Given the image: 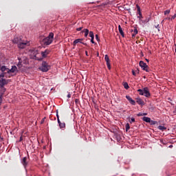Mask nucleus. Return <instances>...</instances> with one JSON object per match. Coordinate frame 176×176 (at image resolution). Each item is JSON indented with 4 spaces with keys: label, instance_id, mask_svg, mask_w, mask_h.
I'll use <instances>...</instances> for the list:
<instances>
[{
    "label": "nucleus",
    "instance_id": "32",
    "mask_svg": "<svg viewBox=\"0 0 176 176\" xmlns=\"http://www.w3.org/2000/svg\"><path fill=\"white\" fill-rule=\"evenodd\" d=\"M135 122V119L134 118H131L130 123H134Z\"/></svg>",
    "mask_w": 176,
    "mask_h": 176
},
{
    "label": "nucleus",
    "instance_id": "45",
    "mask_svg": "<svg viewBox=\"0 0 176 176\" xmlns=\"http://www.w3.org/2000/svg\"><path fill=\"white\" fill-rule=\"evenodd\" d=\"M0 139L1 140V141H3V138L0 136Z\"/></svg>",
    "mask_w": 176,
    "mask_h": 176
},
{
    "label": "nucleus",
    "instance_id": "11",
    "mask_svg": "<svg viewBox=\"0 0 176 176\" xmlns=\"http://www.w3.org/2000/svg\"><path fill=\"white\" fill-rule=\"evenodd\" d=\"M17 71V67L16 66H12L10 69H8V74H14Z\"/></svg>",
    "mask_w": 176,
    "mask_h": 176
},
{
    "label": "nucleus",
    "instance_id": "18",
    "mask_svg": "<svg viewBox=\"0 0 176 176\" xmlns=\"http://www.w3.org/2000/svg\"><path fill=\"white\" fill-rule=\"evenodd\" d=\"M138 34V30H137V28H134L133 33L132 34V38H135V35Z\"/></svg>",
    "mask_w": 176,
    "mask_h": 176
},
{
    "label": "nucleus",
    "instance_id": "1",
    "mask_svg": "<svg viewBox=\"0 0 176 176\" xmlns=\"http://www.w3.org/2000/svg\"><path fill=\"white\" fill-rule=\"evenodd\" d=\"M41 58L36 57V54L34 55L36 60H38V61H42L43 58H47V57H48V56L50 54V50L46 49L44 51H42L41 52Z\"/></svg>",
    "mask_w": 176,
    "mask_h": 176
},
{
    "label": "nucleus",
    "instance_id": "30",
    "mask_svg": "<svg viewBox=\"0 0 176 176\" xmlns=\"http://www.w3.org/2000/svg\"><path fill=\"white\" fill-rule=\"evenodd\" d=\"M3 78H5V73H2L1 74H0V79H3Z\"/></svg>",
    "mask_w": 176,
    "mask_h": 176
},
{
    "label": "nucleus",
    "instance_id": "46",
    "mask_svg": "<svg viewBox=\"0 0 176 176\" xmlns=\"http://www.w3.org/2000/svg\"><path fill=\"white\" fill-rule=\"evenodd\" d=\"M78 101H79V100H78V99L75 100V102H78Z\"/></svg>",
    "mask_w": 176,
    "mask_h": 176
},
{
    "label": "nucleus",
    "instance_id": "23",
    "mask_svg": "<svg viewBox=\"0 0 176 176\" xmlns=\"http://www.w3.org/2000/svg\"><path fill=\"white\" fill-rule=\"evenodd\" d=\"M8 69H9L8 68H6V66H2L1 67V71L2 72H5V71H7V73H8Z\"/></svg>",
    "mask_w": 176,
    "mask_h": 176
},
{
    "label": "nucleus",
    "instance_id": "10",
    "mask_svg": "<svg viewBox=\"0 0 176 176\" xmlns=\"http://www.w3.org/2000/svg\"><path fill=\"white\" fill-rule=\"evenodd\" d=\"M27 45H28V43L21 42L18 44V47H19V49H25V46H27Z\"/></svg>",
    "mask_w": 176,
    "mask_h": 176
},
{
    "label": "nucleus",
    "instance_id": "22",
    "mask_svg": "<svg viewBox=\"0 0 176 176\" xmlns=\"http://www.w3.org/2000/svg\"><path fill=\"white\" fill-rule=\"evenodd\" d=\"M82 32H85V38H87V35H89V32L88 29H84Z\"/></svg>",
    "mask_w": 176,
    "mask_h": 176
},
{
    "label": "nucleus",
    "instance_id": "9",
    "mask_svg": "<svg viewBox=\"0 0 176 176\" xmlns=\"http://www.w3.org/2000/svg\"><path fill=\"white\" fill-rule=\"evenodd\" d=\"M136 8L138 10V14H139V16H138V18L141 20V19H143L142 13H141V8H140V6L138 5L136 6Z\"/></svg>",
    "mask_w": 176,
    "mask_h": 176
},
{
    "label": "nucleus",
    "instance_id": "19",
    "mask_svg": "<svg viewBox=\"0 0 176 176\" xmlns=\"http://www.w3.org/2000/svg\"><path fill=\"white\" fill-rule=\"evenodd\" d=\"M140 74V69H137L135 71L134 69H132V74L133 76H137V74Z\"/></svg>",
    "mask_w": 176,
    "mask_h": 176
},
{
    "label": "nucleus",
    "instance_id": "51",
    "mask_svg": "<svg viewBox=\"0 0 176 176\" xmlns=\"http://www.w3.org/2000/svg\"><path fill=\"white\" fill-rule=\"evenodd\" d=\"M169 148H173V145L169 146Z\"/></svg>",
    "mask_w": 176,
    "mask_h": 176
},
{
    "label": "nucleus",
    "instance_id": "16",
    "mask_svg": "<svg viewBox=\"0 0 176 176\" xmlns=\"http://www.w3.org/2000/svg\"><path fill=\"white\" fill-rule=\"evenodd\" d=\"M118 31L120 35L122 36V38H124V32H123V29H122V26H120V25H118Z\"/></svg>",
    "mask_w": 176,
    "mask_h": 176
},
{
    "label": "nucleus",
    "instance_id": "8",
    "mask_svg": "<svg viewBox=\"0 0 176 176\" xmlns=\"http://www.w3.org/2000/svg\"><path fill=\"white\" fill-rule=\"evenodd\" d=\"M104 60L107 63V68L109 69H111V62L109 60V56H108V55H105L104 56Z\"/></svg>",
    "mask_w": 176,
    "mask_h": 176
},
{
    "label": "nucleus",
    "instance_id": "33",
    "mask_svg": "<svg viewBox=\"0 0 176 176\" xmlns=\"http://www.w3.org/2000/svg\"><path fill=\"white\" fill-rule=\"evenodd\" d=\"M176 17V14H175L173 16H172V17L170 18V20L173 21V20H174Z\"/></svg>",
    "mask_w": 176,
    "mask_h": 176
},
{
    "label": "nucleus",
    "instance_id": "27",
    "mask_svg": "<svg viewBox=\"0 0 176 176\" xmlns=\"http://www.w3.org/2000/svg\"><path fill=\"white\" fill-rule=\"evenodd\" d=\"M124 89H126V90H128L129 89H130V87L129 86V84L127 82H125L124 84Z\"/></svg>",
    "mask_w": 176,
    "mask_h": 176
},
{
    "label": "nucleus",
    "instance_id": "6",
    "mask_svg": "<svg viewBox=\"0 0 176 176\" xmlns=\"http://www.w3.org/2000/svg\"><path fill=\"white\" fill-rule=\"evenodd\" d=\"M19 61H20L23 65H27L28 64V59L26 56H22L19 58Z\"/></svg>",
    "mask_w": 176,
    "mask_h": 176
},
{
    "label": "nucleus",
    "instance_id": "34",
    "mask_svg": "<svg viewBox=\"0 0 176 176\" xmlns=\"http://www.w3.org/2000/svg\"><path fill=\"white\" fill-rule=\"evenodd\" d=\"M96 39L98 41V42H100V38H98V34H96Z\"/></svg>",
    "mask_w": 176,
    "mask_h": 176
},
{
    "label": "nucleus",
    "instance_id": "3",
    "mask_svg": "<svg viewBox=\"0 0 176 176\" xmlns=\"http://www.w3.org/2000/svg\"><path fill=\"white\" fill-rule=\"evenodd\" d=\"M138 91L140 96H144V97H146L147 98L151 97V92H149V88L148 87H144L142 89H138Z\"/></svg>",
    "mask_w": 176,
    "mask_h": 176
},
{
    "label": "nucleus",
    "instance_id": "2",
    "mask_svg": "<svg viewBox=\"0 0 176 176\" xmlns=\"http://www.w3.org/2000/svg\"><path fill=\"white\" fill-rule=\"evenodd\" d=\"M54 38V34L53 32H50L47 37L43 39V42L44 45L48 46L49 45L52 44L53 42V38Z\"/></svg>",
    "mask_w": 176,
    "mask_h": 176
},
{
    "label": "nucleus",
    "instance_id": "35",
    "mask_svg": "<svg viewBox=\"0 0 176 176\" xmlns=\"http://www.w3.org/2000/svg\"><path fill=\"white\" fill-rule=\"evenodd\" d=\"M82 29H83V27L78 28L76 29V31H82Z\"/></svg>",
    "mask_w": 176,
    "mask_h": 176
},
{
    "label": "nucleus",
    "instance_id": "38",
    "mask_svg": "<svg viewBox=\"0 0 176 176\" xmlns=\"http://www.w3.org/2000/svg\"><path fill=\"white\" fill-rule=\"evenodd\" d=\"M2 104V96H0V105Z\"/></svg>",
    "mask_w": 176,
    "mask_h": 176
},
{
    "label": "nucleus",
    "instance_id": "50",
    "mask_svg": "<svg viewBox=\"0 0 176 176\" xmlns=\"http://www.w3.org/2000/svg\"><path fill=\"white\" fill-rule=\"evenodd\" d=\"M146 61H147V63H149V60L148 59H146Z\"/></svg>",
    "mask_w": 176,
    "mask_h": 176
},
{
    "label": "nucleus",
    "instance_id": "36",
    "mask_svg": "<svg viewBox=\"0 0 176 176\" xmlns=\"http://www.w3.org/2000/svg\"><path fill=\"white\" fill-rule=\"evenodd\" d=\"M56 118H57V120L58 122V119H60V116H58V111H56Z\"/></svg>",
    "mask_w": 176,
    "mask_h": 176
},
{
    "label": "nucleus",
    "instance_id": "21",
    "mask_svg": "<svg viewBox=\"0 0 176 176\" xmlns=\"http://www.w3.org/2000/svg\"><path fill=\"white\" fill-rule=\"evenodd\" d=\"M0 89H1V94L0 96H1V98H2V96H3V93L6 91V89L5 88V87H0Z\"/></svg>",
    "mask_w": 176,
    "mask_h": 176
},
{
    "label": "nucleus",
    "instance_id": "52",
    "mask_svg": "<svg viewBox=\"0 0 176 176\" xmlns=\"http://www.w3.org/2000/svg\"><path fill=\"white\" fill-rule=\"evenodd\" d=\"M14 42H16V40H14Z\"/></svg>",
    "mask_w": 176,
    "mask_h": 176
},
{
    "label": "nucleus",
    "instance_id": "25",
    "mask_svg": "<svg viewBox=\"0 0 176 176\" xmlns=\"http://www.w3.org/2000/svg\"><path fill=\"white\" fill-rule=\"evenodd\" d=\"M158 129H159V130H161L162 131H164V130H167V128L166 126H159Z\"/></svg>",
    "mask_w": 176,
    "mask_h": 176
},
{
    "label": "nucleus",
    "instance_id": "5",
    "mask_svg": "<svg viewBox=\"0 0 176 176\" xmlns=\"http://www.w3.org/2000/svg\"><path fill=\"white\" fill-rule=\"evenodd\" d=\"M139 65L140 67H141L143 71H146V72H149V67L144 61L140 60L139 63Z\"/></svg>",
    "mask_w": 176,
    "mask_h": 176
},
{
    "label": "nucleus",
    "instance_id": "42",
    "mask_svg": "<svg viewBox=\"0 0 176 176\" xmlns=\"http://www.w3.org/2000/svg\"><path fill=\"white\" fill-rule=\"evenodd\" d=\"M146 115H148V113H143V116H146Z\"/></svg>",
    "mask_w": 176,
    "mask_h": 176
},
{
    "label": "nucleus",
    "instance_id": "40",
    "mask_svg": "<svg viewBox=\"0 0 176 176\" xmlns=\"http://www.w3.org/2000/svg\"><path fill=\"white\" fill-rule=\"evenodd\" d=\"M164 20H171L170 17L165 18Z\"/></svg>",
    "mask_w": 176,
    "mask_h": 176
},
{
    "label": "nucleus",
    "instance_id": "39",
    "mask_svg": "<svg viewBox=\"0 0 176 176\" xmlns=\"http://www.w3.org/2000/svg\"><path fill=\"white\" fill-rule=\"evenodd\" d=\"M138 116H143V113H139L138 114Z\"/></svg>",
    "mask_w": 176,
    "mask_h": 176
},
{
    "label": "nucleus",
    "instance_id": "43",
    "mask_svg": "<svg viewBox=\"0 0 176 176\" xmlns=\"http://www.w3.org/2000/svg\"><path fill=\"white\" fill-rule=\"evenodd\" d=\"M20 142H21V141H23V137H21L20 138V140H19Z\"/></svg>",
    "mask_w": 176,
    "mask_h": 176
},
{
    "label": "nucleus",
    "instance_id": "41",
    "mask_svg": "<svg viewBox=\"0 0 176 176\" xmlns=\"http://www.w3.org/2000/svg\"><path fill=\"white\" fill-rule=\"evenodd\" d=\"M67 98H71V94H68Z\"/></svg>",
    "mask_w": 176,
    "mask_h": 176
},
{
    "label": "nucleus",
    "instance_id": "15",
    "mask_svg": "<svg viewBox=\"0 0 176 176\" xmlns=\"http://www.w3.org/2000/svg\"><path fill=\"white\" fill-rule=\"evenodd\" d=\"M82 41H83V38L76 39V40L73 42L74 46H76V44H78V43H82Z\"/></svg>",
    "mask_w": 176,
    "mask_h": 176
},
{
    "label": "nucleus",
    "instance_id": "7",
    "mask_svg": "<svg viewBox=\"0 0 176 176\" xmlns=\"http://www.w3.org/2000/svg\"><path fill=\"white\" fill-rule=\"evenodd\" d=\"M9 81L5 78H0V87H5L6 85H8Z\"/></svg>",
    "mask_w": 176,
    "mask_h": 176
},
{
    "label": "nucleus",
    "instance_id": "31",
    "mask_svg": "<svg viewBox=\"0 0 176 176\" xmlns=\"http://www.w3.org/2000/svg\"><path fill=\"white\" fill-rule=\"evenodd\" d=\"M164 14H170V10H167L166 11H164Z\"/></svg>",
    "mask_w": 176,
    "mask_h": 176
},
{
    "label": "nucleus",
    "instance_id": "17",
    "mask_svg": "<svg viewBox=\"0 0 176 176\" xmlns=\"http://www.w3.org/2000/svg\"><path fill=\"white\" fill-rule=\"evenodd\" d=\"M136 102L139 105H144V100L140 98H136Z\"/></svg>",
    "mask_w": 176,
    "mask_h": 176
},
{
    "label": "nucleus",
    "instance_id": "49",
    "mask_svg": "<svg viewBox=\"0 0 176 176\" xmlns=\"http://www.w3.org/2000/svg\"><path fill=\"white\" fill-rule=\"evenodd\" d=\"M35 53L38 52V50H34Z\"/></svg>",
    "mask_w": 176,
    "mask_h": 176
},
{
    "label": "nucleus",
    "instance_id": "14",
    "mask_svg": "<svg viewBox=\"0 0 176 176\" xmlns=\"http://www.w3.org/2000/svg\"><path fill=\"white\" fill-rule=\"evenodd\" d=\"M58 123L59 124L60 129H65V122H61L60 119H58Z\"/></svg>",
    "mask_w": 176,
    "mask_h": 176
},
{
    "label": "nucleus",
    "instance_id": "28",
    "mask_svg": "<svg viewBox=\"0 0 176 176\" xmlns=\"http://www.w3.org/2000/svg\"><path fill=\"white\" fill-rule=\"evenodd\" d=\"M130 130V124L127 123L126 124V131H129Z\"/></svg>",
    "mask_w": 176,
    "mask_h": 176
},
{
    "label": "nucleus",
    "instance_id": "37",
    "mask_svg": "<svg viewBox=\"0 0 176 176\" xmlns=\"http://www.w3.org/2000/svg\"><path fill=\"white\" fill-rule=\"evenodd\" d=\"M91 42L92 43H94V37H92V38H91Z\"/></svg>",
    "mask_w": 176,
    "mask_h": 176
},
{
    "label": "nucleus",
    "instance_id": "12",
    "mask_svg": "<svg viewBox=\"0 0 176 176\" xmlns=\"http://www.w3.org/2000/svg\"><path fill=\"white\" fill-rule=\"evenodd\" d=\"M126 100L131 104V105H135V100H133L130 96H126Z\"/></svg>",
    "mask_w": 176,
    "mask_h": 176
},
{
    "label": "nucleus",
    "instance_id": "47",
    "mask_svg": "<svg viewBox=\"0 0 176 176\" xmlns=\"http://www.w3.org/2000/svg\"><path fill=\"white\" fill-rule=\"evenodd\" d=\"M82 45H86V43H81Z\"/></svg>",
    "mask_w": 176,
    "mask_h": 176
},
{
    "label": "nucleus",
    "instance_id": "20",
    "mask_svg": "<svg viewBox=\"0 0 176 176\" xmlns=\"http://www.w3.org/2000/svg\"><path fill=\"white\" fill-rule=\"evenodd\" d=\"M142 120L144 122H146V123H150L151 122V118L148 117H143Z\"/></svg>",
    "mask_w": 176,
    "mask_h": 176
},
{
    "label": "nucleus",
    "instance_id": "24",
    "mask_svg": "<svg viewBox=\"0 0 176 176\" xmlns=\"http://www.w3.org/2000/svg\"><path fill=\"white\" fill-rule=\"evenodd\" d=\"M23 65H24L20 60L17 64V67H19V69H21L23 68Z\"/></svg>",
    "mask_w": 176,
    "mask_h": 176
},
{
    "label": "nucleus",
    "instance_id": "26",
    "mask_svg": "<svg viewBox=\"0 0 176 176\" xmlns=\"http://www.w3.org/2000/svg\"><path fill=\"white\" fill-rule=\"evenodd\" d=\"M151 126H155V124H157V121H153L151 120V122H149Z\"/></svg>",
    "mask_w": 176,
    "mask_h": 176
},
{
    "label": "nucleus",
    "instance_id": "29",
    "mask_svg": "<svg viewBox=\"0 0 176 176\" xmlns=\"http://www.w3.org/2000/svg\"><path fill=\"white\" fill-rule=\"evenodd\" d=\"M90 38H94V33L92 31L89 32Z\"/></svg>",
    "mask_w": 176,
    "mask_h": 176
},
{
    "label": "nucleus",
    "instance_id": "48",
    "mask_svg": "<svg viewBox=\"0 0 176 176\" xmlns=\"http://www.w3.org/2000/svg\"><path fill=\"white\" fill-rule=\"evenodd\" d=\"M175 52L176 53V44H175Z\"/></svg>",
    "mask_w": 176,
    "mask_h": 176
},
{
    "label": "nucleus",
    "instance_id": "13",
    "mask_svg": "<svg viewBox=\"0 0 176 176\" xmlns=\"http://www.w3.org/2000/svg\"><path fill=\"white\" fill-rule=\"evenodd\" d=\"M21 163L23 164V166L25 167H27V166H28V162H27V157H24L21 161Z\"/></svg>",
    "mask_w": 176,
    "mask_h": 176
},
{
    "label": "nucleus",
    "instance_id": "44",
    "mask_svg": "<svg viewBox=\"0 0 176 176\" xmlns=\"http://www.w3.org/2000/svg\"><path fill=\"white\" fill-rule=\"evenodd\" d=\"M85 54H86V56H89L87 51H85Z\"/></svg>",
    "mask_w": 176,
    "mask_h": 176
},
{
    "label": "nucleus",
    "instance_id": "4",
    "mask_svg": "<svg viewBox=\"0 0 176 176\" xmlns=\"http://www.w3.org/2000/svg\"><path fill=\"white\" fill-rule=\"evenodd\" d=\"M40 69L42 72H47L50 69V65L46 61H43Z\"/></svg>",
    "mask_w": 176,
    "mask_h": 176
}]
</instances>
